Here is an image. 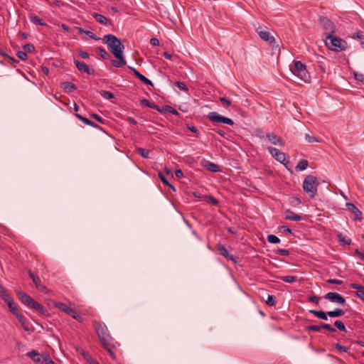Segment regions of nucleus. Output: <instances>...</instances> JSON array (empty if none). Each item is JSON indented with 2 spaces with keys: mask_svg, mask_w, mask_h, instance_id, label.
Instances as JSON below:
<instances>
[{
  "mask_svg": "<svg viewBox=\"0 0 364 364\" xmlns=\"http://www.w3.org/2000/svg\"><path fill=\"white\" fill-rule=\"evenodd\" d=\"M93 327L95 329L102 347L108 351L112 359H115L116 356L114 353V349L119 346L118 342L115 341L110 336L108 328L104 323L95 321H93Z\"/></svg>",
  "mask_w": 364,
  "mask_h": 364,
  "instance_id": "1",
  "label": "nucleus"
},
{
  "mask_svg": "<svg viewBox=\"0 0 364 364\" xmlns=\"http://www.w3.org/2000/svg\"><path fill=\"white\" fill-rule=\"evenodd\" d=\"M104 43L107 45L109 51L115 55L121 52H124V46L121 40L112 34H107L102 38Z\"/></svg>",
  "mask_w": 364,
  "mask_h": 364,
  "instance_id": "2",
  "label": "nucleus"
},
{
  "mask_svg": "<svg viewBox=\"0 0 364 364\" xmlns=\"http://www.w3.org/2000/svg\"><path fill=\"white\" fill-rule=\"evenodd\" d=\"M290 70L294 75L297 76L305 82H310L311 76L306 65L301 61L294 60L290 65Z\"/></svg>",
  "mask_w": 364,
  "mask_h": 364,
  "instance_id": "3",
  "label": "nucleus"
},
{
  "mask_svg": "<svg viewBox=\"0 0 364 364\" xmlns=\"http://www.w3.org/2000/svg\"><path fill=\"white\" fill-rule=\"evenodd\" d=\"M17 294L18 299L24 305L36 310L42 315H46L47 311L44 309V307L36 301L33 299H32L29 295L23 291H18Z\"/></svg>",
  "mask_w": 364,
  "mask_h": 364,
  "instance_id": "4",
  "label": "nucleus"
},
{
  "mask_svg": "<svg viewBox=\"0 0 364 364\" xmlns=\"http://www.w3.org/2000/svg\"><path fill=\"white\" fill-rule=\"evenodd\" d=\"M319 186L318 178L312 175H308L305 177L303 182L304 191L309 193L310 197L314 198L317 194V187Z\"/></svg>",
  "mask_w": 364,
  "mask_h": 364,
  "instance_id": "5",
  "label": "nucleus"
},
{
  "mask_svg": "<svg viewBox=\"0 0 364 364\" xmlns=\"http://www.w3.org/2000/svg\"><path fill=\"white\" fill-rule=\"evenodd\" d=\"M325 43L332 50H344L347 46V43L344 40L333 36V34L326 36Z\"/></svg>",
  "mask_w": 364,
  "mask_h": 364,
  "instance_id": "6",
  "label": "nucleus"
},
{
  "mask_svg": "<svg viewBox=\"0 0 364 364\" xmlns=\"http://www.w3.org/2000/svg\"><path fill=\"white\" fill-rule=\"evenodd\" d=\"M208 119L213 123H223L230 126L234 124V122L231 119L222 116L216 112H209Z\"/></svg>",
  "mask_w": 364,
  "mask_h": 364,
  "instance_id": "7",
  "label": "nucleus"
},
{
  "mask_svg": "<svg viewBox=\"0 0 364 364\" xmlns=\"http://www.w3.org/2000/svg\"><path fill=\"white\" fill-rule=\"evenodd\" d=\"M55 306L59 309L60 310L63 311V312H65L68 315L72 316L74 319L77 320V321L81 323L83 321V318L80 315L77 314L73 309L68 307L64 303H55Z\"/></svg>",
  "mask_w": 364,
  "mask_h": 364,
  "instance_id": "8",
  "label": "nucleus"
},
{
  "mask_svg": "<svg viewBox=\"0 0 364 364\" xmlns=\"http://www.w3.org/2000/svg\"><path fill=\"white\" fill-rule=\"evenodd\" d=\"M318 21L321 27L325 30L324 35L329 36V34H333L335 33V25L334 23L326 16H320Z\"/></svg>",
  "mask_w": 364,
  "mask_h": 364,
  "instance_id": "9",
  "label": "nucleus"
},
{
  "mask_svg": "<svg viewBox=\"0 0 364 364\" xmlns=\"http://www.w3.org/2000/svg\"><path fill=\"white\" fill-rule=\"evenodd\" d=\"M323 298L341 305H343L346 303L345 298L336 292H328L324 295Z\"/></svg>",
  "mask_w": 364,
  "mask_h": 364,
  "instance_id": "10",
  "label": "nucleus"
},
{
  "mask_svg": "<svg viewBox=\"0 0 364 364\" xmlns=\"http://www.w3.org/2000/svg\"><path fill=\"white\" fill-rule=\"evenodd\" d=\"M217 250L220 255H223L228 260L232 261L234 263H237L239 257L230 255L228 250L222 245H217Z\"/></svg>",
  "mask_w": 364,
  "mask_h": 364,
  "instance_id": "11",
  "label": "nucleus"
},
{
  "mask_svg": "<svg viewBox=\"0 0 364 364\" xmlns=\"http://www.w3.org/2000/svg\"><path fill=\"white\" fill-rule=\"evenodd\" d=\"M269 152L271 155L279 162L285 164V161L287 160L286 154L282 151H280L278 149L274 147L268 148Z\"/></svg>",
  "mask_w": 364,
  "mask_h": 364,
  "instance_id": "12",
  "label": "nucleus"
},
{
  "mask_svg": "<svg viewBox=\"0 0 364 364\" xmlns=\"http://www.w3.org/2000/svg\"><path fill=\"white\" fill-rule=\"evenodd\" d=\"M148 107L156 109L161 113L165 112V110H168V112H170L176 116L179 115L178 112L169 105H164V107H161L155 105L154 103L151 102L150 106H149Z\"/></svg>",
  "mask_w": 364,
  "mask_h": 364,
  "instance_id": "13",
  "label": "nucleus"
},
{
  "mask_svg": "<svg viewBox=\"0 0 364 364\" xmlns=\"http://www.w3.org/2000/svg\"><path fill=\"white\" fill-rule=\"evenodd\" d=\"M74 63L77 67V70L80 72L85 73L88 75H93L95 70L89 68V66L84 62H80L77 60H74Z\"/></svg>",
  "mask_w": 364,
  "mask_h": 364,
  "instance_id": "14",
  "label": "nucleus"
},
{
  "mask_svg": "<svg viewBox=\"0 0 364 364\" xmlns=\"http://www.w3.org/2000/svg\"><path fill=\"white\" fill-rule=\"evenodd\" d=\"M117 60H110L111 64L115 68H122L127 65V61L123 56V52L114 55Z\"/></svg>",
  "mask_w": 364,
  "mask_h": 364,
  "instance_id": "15",
  "label": "nucleus"
},
{
  "mask_svg": "<svg viewBox=\"0 0 364 364\" xmlns=\"http://www.w3.org/2000/svg\"><path fill=\"white\" fill-rule=\"evenodd\" d=\"M28 275L33 280L36 288L42 292H46V287L41 284L40 278L31 270L28 271Z\"/></svg>",
  "mask_w": 364,
  "mask_h": 364,
  "instance_id": "16",
  "label": "nucleus"
},
{
  "mask_svg": "<svg viewBox=\"0 0 364 364\" xmlns=\"http://www.w3.org/2000/svg\"><path fill=\"white\" fill-rule=\"evenodd\" d=\"M128 68L129 70H131L133 72V73L134 74V75L137 78H139L142 82H144V84H146L147 85H150V86L154 85L153 82L149 79H148L146 77H145L141 73H140L135 68L132 67V66H128Z\"/></svg>",
  "mask_w": 364,
  "mask_h": 364,
  "instance_id": "17",
  "label": "nucleus"
},
{
  "mask_svg": "<svg viewBox=\"0 0 364 364\" xmlns=\"http://www.w3.org/2000/svg\"><path fill=\"white\" fill-rule=\"evenodd\" d=\"M348 210L351 211L355 215V219L357 220H362V213L359 209L352 203H347L346 204Z\"/></svg>",
  "mask_w": 364,
  "mask_h": 364,
  "instance_id": "18",
  "label": "nucleus"
},
{
  "mask_svg": "<svg viewBox=\"0 0 364 364\" xmlns=\"http://www.w3.org/2000/svg\"><path fill=\"white\" fill-rule=\"evenodd\" d=\"M257 33L262 40L268 42L271 45L275 42L274 38L267 31L257 30Z\"/></svg>",
  "mask_w": 364,
  "mask_h": 364,
  "instance_id": "19",
  "label": "nucleus"
},
{
  "mask_svg": "<svg viewBox=\"0 0 364 364\" xmlns=\"http://www.w3.org/2000/svg\"><path fill=\"white\" fill-rule=\"evenodd\" d=\"M350 287L357 289L355 292L356 296L364 301V287L356 283H352L350 284Z\"/></svg>",
  "mask_w": 364,
  "mask_h": 364,
  "instance_id": "20",
  "label": "nucleus"
},
{
  "mask_svg": "<svg viewBox=\"0 0 364 364\" xmlns=\"http://www.w3.org/2000/svg\"><path fill=\"white\" fill-rule=\"evenodd\" d=\"M16 317L18 318V321L21 323V326H23V328L24 331L29 332L31 331V328L29 327L30 323L26 319V318L21 314H18L16 316Z\"/></svg>",
  "mask_w": 364,
  "mask_h": 364,
  "instance_id": "21",
  "label": "nucleus"
},
{
  "mask_svg": "<svg viewBox=\"0 0 364 364\" xmlns=\"http://www.w3.org/2000/svg\"><path fill=\"white\" fill-rule=\"evenodd\" d=\"M93 18L95 19L96 21H97L100 23L104 24V25H112V21L110 19H108L105 16L94 13L92 14Z\"/></svg>",
  "mask_w": 364,
  "mask_h": 364,
  "instance_id": "22",
  "label": "nucleus"
},
{
  "mask_svg": "<svg viewBox=\"0 0 364 364\" xmlns=\"http://www.w3.org/2000/svg\"><path fill=\"white\" fill-rule=\"evenodd\" d=\"M60 87L66 93H71L77 90L76 85L70 82H63L61 83Z\"/></svg>",
  "mask_w": 364,
  "mask_h": 364,
  "instance_id": "23",
  "label": "nucleus"
},
{
  "mask_svg": "<svg viewBox=\"0 0 364 364\" xmlns=\"http://www.w3.org/2000/svg\"><path fill=\"white\" fill-rule=\"evenodd\" d=\"M309 312L321 320H324V321L328 320V311L325 312L323 311H317V310H314V309H311L309 311Z\"/></svg>",
  "mask_w": 364,
  "mask_h": 364,
  "instance_id": "24",
  "label": "nucleus"
},
{
  "mask_svg": "<svg viewBox=\"0 0 364 364\" xmlns=\"http://www.w3.org/2000/svg\"><path fill=\"white\" fill-rule=\"evenodd\" d=\"M266 136L272 144L283 145L282 139L277 135H276L274 134L268 133V134H267Z\"/></svg>",
  "mask_w": 364,
  "mask_h": 364,
  "instance_id": "25",
  "label": "nucleus"
},
{
  "mask_svg": "<svg viewBox=\"0 0 364 364\" xmlns=\"http://www.w3.org/2000/svg\"><path fill=\"white\" fill-rule=\"evenodd\" d=\"M285 219L292 221H300L302 218L299 215L296 214L290 209L286 210Z\"/></svg>",
  "mask_w": 364,
  "mask_h": 364,
  "instance_id": "26",
  "label": "nucleus"
},
{
  "mask_svg": "<svg viewBox=\"0 0 364 364\" xmlns=\"http://www.w3.org/2000/svg\"><path fill=\"white\" fill-rule=\"evenodd\" d=\"M75 28L80 33H85L87 36H88L90 38L95 40V41H99L100 40V38L97 37L95 33H93L92 31H87L81 27H75Z\"/></svg>",
  "mask_w": 364,
  "mask_h": 364,
  "instance_id": "27",
  "label": "nucleus"
},
{
  "mask_svg": "<svg viewBox=\"0 0 364 364\" xmlns=\"http://www.w3.org/2000/svg\"><path fill=\"white\" fill-rule=\"evenodd\" d=\"M345 314V311L339 308H336L333 311H328V316L331 318H337L343 316Z\"/></svg>",
  "mask_w": 364,
  "mask_h": 364,
  "instance_id": "28",
  "label": "nucleus"
},
{
  "mask_svg": "<svg viewBox=\"0 0 364 364\" xmlns=\"http://www.w3.org/2000/svg\"><path fill=\"white\" fill-rule=\"evenodd\" d=\"M204 167L209 171L211 172H218L220 171L219 166L217 164H215L210 161H206Z\"/></svg>",
  "mask_w": 364,
  "mask_h": 364,
  "instance_id": "29",
  "label": "nucleus"
},
{
  "mask_svg": "<svg viewBox=\"0 0 364 364\" xmlns=\"http://www.w3.org/2000/svg\"><path fill=\"white\" fill-rule=\"evenodd\" d=\"M27 355L34 362H40L41 358L39 353L36 350H32L27 353Z\"/></svg>",
  "mask_w": 364,
  "mask_h": 364,
  "instance_id": "30",
  "label": "nucleus"
},
{
  "mask_svg": "<svg viewBox=\"0 0 364 364\" xmlns=\"http://www.w3.org/2000/svg\"><path fill=\"white\" fill-rule=\"evenodd\" d=\"M308 165L309 162L307 160L301 159L298 162L296 169L300 171H304L308 167Z\"/></svg>",
  "mask_w": 364,
  "mask_h": 364,
  "instance_id": "31",
  "label": "nucleus"
},
{
  "mask_svg": "<svg viewBox=\"0 0 364 364\" xmlns=\"http://www.w3.org/2000/svg\"><path fill=\"white\" fill-rule=\"evenodd\" d=\"M137 154H139L141 157L144 159H149L150 151L141 147H138L136 149Z\"/></svg>",
  "mask_w": 364,
  "mask_h": 364,
  "instance_id": "32",
  "label": "nucleus"
},
{
  "mask_svg": "<svg viewBox=\"0 0 364 364\" xmlns=\"http://www.w3.org/2000/svg\"><path fill=\"white\" fill-rule=\"evenodd\" d=\"M30 20L32 23L36 25H41V26H46V23L38 16L36 15H31L30 16Z\"/></svg>",
  "mask_w": 364,
  "mask_h": 364,
  "instance_id": "33",
  "label": "nucleus"
},
{
  "mask_svg": "<svg viewBox=\"0 0 364 364\" xmlns=\"http://www.w3.org/2000/svg\"><path fill=\"white\" fill-rule=\"evenodd\" d=\"M97 52L99 55H100V57L105 60L110 58L109 54L102 47H98L97 48Z\"/></svg>",
  "mask_w": 364,
  "mask_h": 364,
  "instance_id": "34",
  "label": "nucleus"
},
{
  "mask_svg": "<svg viewBox=\"0 0 364 364\" xmlns=\"http://www.w3.org/2000/svg\"><path fill=\"white\" fill-rule=\"evenodd\" d=\"M279 279L287 283H294L297 281V277L296 276H282L280 277Z\"/></svg>",
  "mask_w": 364,
  "mask_h": 364,
  "instance_id": "35",
  "label": "nucleus"
},
{
  "mask_svg": "<svg viewBox=\"0 0 364 364\" xmlns=\"http://www.w3.org/2000/svg\"><path fill=\"white\" fill-rule=\"evenodd\" d=\"M204 200L208 203H210L211 205H218L219 202L217 199H215L214 197H213L212 196H205L204 197Z\"/></svg>",
  "mask_w": 364,
  "mask_h": 364,
  "instance_id": "36",
  "label": "nucleus"
},
{
  "mask_svg": "<svg viewBox=\"0 0 364 364\" xmlns=\"http://www.w3.org/2000/svg\"><path fill=\"white\" fill-rule=\"evenodd\" d=\"M0 295L1 298L4 299V301L7 304H10V302L13 301L12 298L10 296V295L7 293L6 290L4 289V292H1Z\"/></svg>",
  "mask_w": 364,
  "mask_h": 364,
  "instance_id": "37",
  "label": "nucleus"
},
{
  "mask_svg": "<svg viewBox=\"0 0 364 364\" xmlns=\"http://www.w3.org/2000/svg\"><path fill=\"white\" fill-rule=\"evenodd\" d=\"M159 176L164 185L168 186L169 188H171V189L175 191L174 187L168 182L167 178L165 177V176L161 172L159 173Z\"/></svg>",
  "mask_w": 364,
  "mask_h": 364,
  "instance_id": "38",
  "label": "nucleus"
},
{
  "mask_svg": "<svg viewBox=\"0 0 364 364\" xmlns=\"http://www.w3.org/2000/svg\"><path fill=\"white\" fill-rule=\"evenodd\" d=\"M334 326L336 328H337L340 331L342 332H346L347 329L344 325V323L341 321H336L334 322Z\"/></svg>",
  "mask_w": 364,
  "mask_h": 364,
  "instance_id": "39",
  "label": "nucleus"
},
{
  "mask_svg": "<svg viewBox=\"0 0 364 364\" xmlns=\"http://www.w3.org/2000/svg\"><path fill=\"white\" fill-rule=\"evenodd\" d=\"M100 94L103 98H105L106 100H110V99H112L114 97V95L113 93H112L111 92H109V91H106V90H101L100 92Z\"/></svg>",
  "mask_w": 364,
  "mask_h": 364,
  "instance_id": "40",
  "label": "nucleus"
},
{
  "mask_svg": "<svg viewBox=\"0 0 364 364\" xmlns=\"http://www.w3.org/2000/svg\"><path fill=\"white\" fill-rule=\"evenodd\" d=\"M338 240L341 242L344 243L345 245H350V243H351V240L348 238V237H346L342 233H338Z\"/></svg>",
  "mask_w": 364,
  "mask_h": 364,
  "instance_id": "41",
  "label": "nucleus"
},
{
  "mask_svg": "<svg viewBox=\"0 0 364 364\" xmlns=\"http://www.w3.org/2000/svg\"><path fill=\"white\" fill-rule=\"evenodd\" d=\"M276 303V297L274 295H268L267 299L266 301L267 305L269 306H274Z\"/></svg>",
  "mask_w": 364,
  "mask_h": 364,
  "instance_id": "42",
  "label": "nucleus"
},
{
  "mask_svg": "<svg viewBox=\"0 0 364 364\" xmlns=\"http://www.w3.org/2000/svg\"><path fill=\"white\" fill-rule=\"evenodd\" d=\"M8 306L10 309V311L12 312V314L14 315V316H16L18 315V314H20L17 309V307H16V305L15 304V302L13 301L11 302H10V304H8Z\"/></svg>",
  "mask_w": 364,
  "mask_h": 364,
  "instance_id": "43",
  "label": "nucleus"
},
{
  "mask_svg": "<svg viewBox=\"0 0 364 364\" xmlns=\"http://www.w3.org/2000/svg\"><path fill=\"white\" fill-rule=\"evenodd\" d=\"M267 241L269 243L277 244L279 243L280 239L274 235H269L267 236Z\"/></svg>",
  "mask_w": 364,
  "mask_h": 364,
  "instance_id": "44",
  "label": "nucleus"
},
{
  "mask_svg": "<svg viewBox=\"0 0 364 364\" xmlns=\"http://www.w3.org/2000/svg\"><path fill=\"white\" fill-rule=\"evenodd\" d=\"M326 60V59L323 57V56H317V63H318L321 69L323 70V71H325V68L323 67L324 65V63L325 61Z\"/></svg>",
  "mask_w": 364,
  "mask_h": 364,
  "instance_id": "45",
  "label": "nucleus"
},
{
  "mask_svg": "<svg viewBox=\"0 0 364 364\" xmlns=\"http://www.w3.org/2000/svg\"><path fill=\"white\" fill-rule=\"evenodd\" d=\"M175 85L181 90L184 91V92H188V87L185 85V83H183V82H181V81H176L175 82Z\"/></svg>",
  "mask_w": 364,
  "mask_h": 364,
  "instance_id": "46",
  "label": "nucleus"
},
{
  "mask_svg": "<svg viewBox=\"0 0 364 364\" xmlns=\"http://www.w3.org/2000/svg\"><path fill=\"white\" fill-rule=\"evenodd\" d=\"M23 50H25V52H28V53H32L35 50V47L33 44H31V43H27L26 45H24L23 46Z\"/></svg>",
  "mask_w": 364,
  "mask_h": 364,
  "instance_id": "47",
  "label": "nucleus"
},
{
  "mask_svg": "<svg viewBox=\"0 0 364 364\" xmlns=\"http://www.w3.org/2000/svg\"><path fill=\"white\" fill-rule=\"evenodd\" d=\"M320 327L321 328V329L323 328V329H326V330H327V331H328L330 332H336V328L332 327L328 323H321L320 325Z\"/></svg>",
  "mask_w": 364,
  "mask_h": 364,
  "instance_id": "48",
  "label": "nucleus"
},
{
  "mask_svg": "<svg viewBox=\"0 0 364 364\" xmlns=\"http://www.w3.org/2000/svg\"><path fill=\"white\" fill-rule=\"evenodd\" d=\"M75 117L77 118H78L80 120H81L82 122H84L85 124H87V125L91 124V120L82 116L81 114L76 113Z\"/></svg>",
  "mask_w": 364,
  "mask_h": 364,
  "instance_id": "49",
  "label": "nucleus"
},
{
  "mask_svg": "<svg viewBox=\"0 0 364 364\" xmlns=\"http://www.w3.org/2000/svg\"><path fill=\"white\" fill-rule=\"evenodd\" d=\"M305 139L309 143H314L318 141V140L314 136L310 135L309 134H305Z\"/></svg>",
  "mask_w": 364,
  "mask_h": 364,
  "instance_id": "50",
  "label": "nucleus"
},
{
  "mask_svg": "<svg viewBox=\"0 0 364 364\" xmlns=\"http://www.w3.org/2000/svg\"><path fill=\"white\" fill-rule=\"evenodd\" d=\"M306 329L308 331H320L321 328L320 325H311L307 326Z\"/></svg>",
  "mask_w": 364,
  "mask_h": 364,
  "instance_id": "51",
  "label": "nucleus"
},
{
  "mask_svg": "<svg viewBox=\"0 0 364 364\" xmlns=\"http://www.w3.org/2000/svg\"><path fill=\"white\" fill-rule=\"evenodd\" d=\"M326 282L332 284L341 285L343 282L342 280L336 279H329L326 280Z\"/></svg>",
  "mask_w": 364,
  "mask_h": 364,
  "instance_id": "52",
  "label": "nucleus"
},
{
  "mask_svg": "<svg viewBox=\"0 0 364 364\" xmlns=\"http://www.w3.org/2000/svg\"><path fill=\"white\" fill-rule=\"evenodd\" d=\"M186 127H187L188 129H189L191 132L195 133L196 134V136H198L199 132L197 129V128H196L193 125L189 124H187Z\"/></svg>",
  "mask_w": 364,
  "mask_h": 364,
  "instance_id": "53",
  "label": "nucleus"
},
{
  "mask_svg": "<svg viewBox=\"0 0 364 364\" xmlns=\"http://www.w3.org/2000/svg\"><path fill=\"white\" fill-rule=\"evenodd\" d=\"M335 348L339 350V351H341V352H348V350H349L348 348L346 347V346H341V344L339 343H336L335 345Z\"/></svg>",
  "mask_w": 364,
  "mask_h": 364,
  "instance_id": "54",
  "label": "nucleus"
},
{
  "mask_svg": "<svg viewBox=\"0 0 364 364\" xmlns=\"http://www.w3.org/2000/svg\"><path fill=\"white\" fill-rule=\"evenodd\" d=\"M289 203L292 205H297L301 203V200L298 198L293 197L289 199Z\"/></svg>",
  "mask_w": 364,
  "mask_h": 364,
  "instance_id": "55",
  "label": "nucleus"
},
{
  "mask_svg": "<svg viewBox=\"0 0 364 364\" xmlns=\"http://www.w3.org/2000/svg\"><path fill=\"white\" fill-rule=\"evenodd\" d=\"M18 58H19L22 60H25L27 59V54L24 51H18L16 53Z\"/></svg>",
  "mask_w": 364,
  "mask_h": 364,
  "instance_id": "56",
  "label": "nucleus"
},
{
  "mask_svg": "<svg viewBox=\"0 0 364 364\" xmlns=\"http://www.w3.org/2000/svg\"><path fill=\"white\" fill-rule=\"evenodd\" d=\"M276 252L279 255H282V256H287L289 255V250H284V249H278Z\"/></svg>",
  "mask_w": 364,
  "mask_h": 364,
  "instance_id": "57",
  "label": "nucleus"
},
{
  "mask_svg": "<svg viewBox=\"0 0 364 364\" xmlns=\"http://www.w3.org/2000/svg\"><path fill=\"white\" fill-rule=\"evenodd\" d=\"M213 130L220 135L222 137L227 139L228 134L223 130L220 129H213Z\"/></svg>",
  "mask_w": 364,
  "mask_h": 364,
  "instance_id": "58",
  "label": "nucleus"
},
{
  "mask_svg": "<svg viewBox=\"0 0 364 364\" xmlns=\"http://www.w3.org/2000/svg\"><path fill=\"white\" fill-rule=\"evenodd\" d=\"M78 53L80 56L83 59H87L90 57V54L85 51H83L82 50H79Z\"/></svg>",
  "mask_w": 364,
  "mask_h": 364,
  "instance_id": "59",
  "label": "nucleus"
},
{
  "mask_svg": "<svg viewBox=\"0 0 364 364\" xmlns=\"http://www.w3.org/2000/svg\"><path fill=\"white\" fill-rule=\"evenodd\" d=\"M220 102L223 105H226L227 106H230L231 105V101L226 97H220Z\"/></svg>",
  "mask_w": 364,
  "mask_h": 364,
  "instance_id": "60",
  "label": "nucleus"
},
{
  "mask_svg": "<svg viewBox=\"0 0 364 364\" xmlns=\"http://www.w3.org/2000/svg\"><path fill=\"white\" fill-rule=\"evenodd\" d=\"M309 300L311 302L315 303L316 304H318V301L320 300V298L317 296H311L309 297Z\"/></svg>",
  "mask_w": 364,
  "mask_h": 364,
  "instance_id": "61",
  "label": "nucleus"
},
{
  "mask_svg": "<svg viewBox=\"0 0 364 364\" xmlns=\"http://www.w3.org/2000/svg\"><path fill=\"white\" fill-rule=\"evenodd\" d=\"M150 43L154 46H159L160 44L159 40L156 38H152L150 40Z\"/></svg>",
  "mask_w": 364,
  "mask_h": 364,
  "instance_id": "62",
  "label": "nucleus"
},
{
  "mask_svg": "<svg viewBox=\"0 0 364 364\" xmlns=\"http://www.w3.org/2000/svg\"><path fill=\"white\" fill-rule=\"evenodd\" d=\"M46 364H55V363L52 360L50 355H46L43 358Z\"/></svg>",
  "mask_w": 364,
  "mask_h": 364,
  "instance_id": "63",
  "label": "nucleus"
},
{
  "mask_svg": "<svg viewBox=\"0 0 364 364\" xmlns=\"http://www.w3.org/2000/svg\"><path fill=\"white\" fill-rule=\"evenodd\" d=\"M355 78L359 81H364V75L362 73H355Z\"/></svg>",
  "mask_w": 364,
  "mask_h": 364,
  "instance_id": "64",
  "label": "nucleus"
}]
</instances>
